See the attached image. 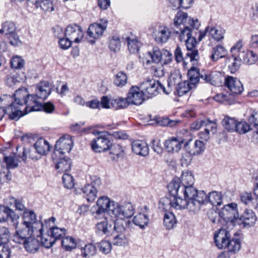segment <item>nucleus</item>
I'll return each mask as SVG.
<instances>
[{"label":"nucleus","mask_w":258,"mask_h":258,"mask_svg":"<svg viewBox=\"0 0 258 258\" xmlns=\"http://www.w3.org/2000/svg\"><path fill=\"white\" fill-rule=\"evenodd\" d=\"M230 238L231 235L229 231L225 229H219L214 234L215 243L219 249H225Z\"/></svg>","instance_id":"nucleus-16"},{"label":"nucleus","mask_w":258,"mask_h":258,"mask_svg":"<svg viewBox=\"0 0 258 258\" xmlns=\"http://www.w3.org/2000/svg\"><path fill=\"white\" fill-rule=\"evenodd\" d=\"M228 54L227 49L222 45L218 44L213 47L211 51L210 58L213 61L225 57Z\"/></svg>","instance_id":"nucleus-32"},{"label":"nucleus","mask_w":258,"mask_h":258,"mask_svg":"<svg viewBox=\"0 0 258 258\" xmlns=\"http://www.w3.org/2000/svg\"><path fill=\"white\" fill-rule=\"evenodd\" d=\"M202 75H204V73H200L199 70L195 68H192L188 71V80L187 81L190 82L191 86L195 88L200 80L201 79Z\"/></svg>","instance_id":"nucleus-42"},{"label":"nucleus","mask_w":258,"mask_h":258,"mask_svg":"<svg viewBox=\"0 0 258 258\" xmlns=\"http://www.w3.org/2000/svg\"><path fill=\"white\" fill-rule=\"evenodd\" d=\"M133 222L140 228L144 229L145 226L148 225L149 219L146 214L140 213L134 217Z\"/></svg>","instance_id":"nucleus-46"},{"label":"nucleus","mask_w":258,"mask_h":258,"mask_svg":"<svg viewBox=\"0 0 258 258\" xmlns=\"http://www.w3.org/2000/svg\"><path fill=\"white\" fill-rule=\"evenodd\" d=\"M192 139L185 141L183 149L186 152L190 153L191 155L194 156L199 155L204 151L205 145L203 141L196 140L194 144H192Z\"/></svg>","instance_id":"nucleus-17"},{"label":"nucleus","mask_w":258,"mask_h":258,"mask_svg":"<svg viewBox=\"0 0 258 258\" xmlns=\"http://www.w3.org/2000/svg\"><path fill=\"white\" fill-rule=\"evenodd\" d=\"M256 221L255 213L250 210H245L236 221L237 225H242L243 227L252 226Z\"/></svg>","instance_id":"nucleus-18"},{"label":"nucleus","mask_w":258,"mask_h":258,"mask_svg":"<svg viewBox=\"0 0 258 258\" xmlns=\"http://www.w3.org/2000/svg\"><path fill=\"white\" fill-rule=\"evenodd\" d=\"M226 248L228 250V252L235 254L241 248V241L239 238L233 237L231 238L229 240Z\"/></svg>","instance_id":"nucleus-44"},{"label":"nucleus","mask_w":258,"mask_h":258,"mask_svg":"<svg viewBox=\"0 0 258 258\" xmlns=\"http://www.w3.org/2000/svg\"><path fill=\"white\" fill-rule=\"evenodd\" d=\"M43 226L41 227L37 230L35 235L37 237H41V241L42 245L45 247L48 248L51 247L55 242V239H53L51 236L47 233V234L43 235Z\"/></svg>","instance_id":"nucleus-37"},{"label":"nucleus","mask_w":258,"mask_h":258,"mask_svg":"<svg viewBox=\"0 0 258 258\" xmlns=\"http://www.w3.org/2000/svg\"><path fill=\"white\" fill-rule=\"evenodd\" d=\"M225 85L233 94H240L243 91L241 82L236 78L228 76L225 79Z\"/></svg>","instance_id":"nucleus-23"},{"label":"nucleus","mask_w":258,"mask_h":258,"mask_svg":"<svg viewBox=\"0 0 258 258\" xmlns=\"http://www.w3.org/2000/svg\"><path fill=\"white\" fill-rule=\"evenodd\" d=\"M175 59L177 62H180L183 61L184 63H187L188 61L192 62L197 61L198 59H191L192 55L187 56L186 53L185 56H183L181 48L177 46L174 51Z\"/></svg>","instance_id":"nucleus-47"},{"label":"nucleus","mask_w":258,"mask_h":258,"mask_svg":"<svg viewBox=\"0 0 258 258\" xmlns=\"http://www.w3.org/2000/svg\"><path fill=\"white\" fill-rule=\"evenodd\" d=\"M209 34L215 40L220 41L224 38L225 30L219 27H211Z\"/></svg>","instance_id":"nucleus-52"},{"label":"nucleus","mask_w":258,"mask_h":258,"mask_svg":"<svg viewBox=\"0 0 258 258\" xmlns=\"http://www.w3.org/2000/svg\"><path fill=\"white\" fill-rule=\"evenodd\" d=\"M19 216L8 206L0 205V223L10 221L15 229L19 224Z\"/></svg>","instance_id":"nucleus-10"},{"label":"nucleus","mask_w":258,"mask_h":258,"mask_svg":"<svg viewBox=\"0 0 258 258\" xmlns=\"http://www.w3.org/2000/svg\"><path fill=\"white\" fill-rule=\"evenodd\" d=\"M61 245L66 250H69L76 247V242L73 237L67 236L62 238Z\"/></svg>","instance_id":"nucleus-61"},{"label":"nucleus","mask_w":258,"mask_h":258,"mask_svg":"<svg viewBox=\"0 0 258 258\" xmlns=\"http://www.w3.org/2000/svg\"><path fill=\"white\" fill-rule=\"evenodd\" d=\"M112 218V217H104L102 221L98 222L96 225L97 230L106 236L112 235L113 234V219Z\"/></svg>","instance_id":"nucleus-24"},{"label":"nucleus","mask_w":258,"mask_h":258,"mask_svg":"<svg viewBox=\"0 0 258 258\" xmlns=\"http://www.w3.org/2000/svg\"><path fill=\"white\" fill-rule=\"evenodd\" d=\"M184 142L185 141L183 139L172 137L165 141L164 147L168 152L177 153L180 150Z\"/></svg>","instance_id":"nucleus-22"},{"label":"nucleus","mask_w":258,"mask_h":258,"mask_svg":"<svg viewBox=\"0 0 258 258\" xmlns=\"http://www.w3.org/2000/svg\"><path fill=\"white\" fill-rule=\"evenodd\" d=\"M130 103L127 100V97L126 98H120L112 100V109H119L124 108L128 106Z\"/></svg>","instance_id":"nucleus-56"},{"label":"nucleus","mask_w":258,"mask_h":258,"mask_svg":"<svg viewBox=\"0 0 258 258\" xmlns=\"http://www.w3.org/2000/svg\"><path fill=\"white\" fill-rule=\"evenodd\" d=\"M16 27L14 23L6 22L3 25V27L0 29V33H4L6 35H10L15 32Z\"/></svg>","instance_id":"nucleus-62"},{"label":"nucleus","mask_w":258,"mask_h":258,"mask_svg":"<svg viewBox=\"0 0 258 258\" xmlns=\"http://www.w3.org/2000/svg\"><path fill=\"white\" fill-rule=\"evenodd\" d=\"M198 33H194L190 36H188V38L184 41L187 48L186 55H192L190 57L191 59H199V55L198 50L196 49L197 44L196 37Z\"/></svg>","instance_id":"nucleus-20"},{"label":"nucleus","mask_w":258,"mask_h":258,"mask_svg":"<svg viewBox=\"0 0 258 258\" xmlns=\"http://www.w3.org/2000/svg\"><path fill=\"white\" fill-rule=\"evenodd\" d=\"M36 231L34 229H30L27 227H24L21 229H19L16 231L14 235V241L18 243L24 244L29 239L30 236L33 234H35Z\"/></svg>","instance_id":"nucleus-27"},{"label":"nucleus","mask_w":258,"mask_h":258,"mask_svg":"<svg viewBox=\"0 0 258 258\" xmlns=\"http://www.w3.org/2000/svg\"><path fill=\"white\" fill-rule=\"evenodd\" d=\"M128 224V221L122 218H116V220H113V233L116 232L117 233L122 234L125 231Z\"/></svg>","instance_id":"nucleus-48"},{"label":"nucleus","mask_w":258,"mask_h":258,"mask_svg":"<svg viewBox=\"0 0 258 258\" xmlns=\"http://www.w3.org/2000/svg\"><path fill=\"white\" fill-rule=\"evenodd\" d=\"M220 215L227 223H230L233 226L237 225L236 221L239 218L237 205L235 203L228 204L220 210Z\"/></svg>","instance_id":"nucleus-7"},{"label":"nucleus","mask_w":258,"mask_h":258,"mask_svg":"<svg viewBox=\"0 0 258 258\" xmlns=\"http://www.w3.org/2000/svg\"><path fill=\"white\" fill-rule=\"evenodd\" d=\"M5 114H7L11 119H18L22 115L20 108L15 110L11 104L6 109L0 108V120L2 119Z\"/></svg>","instance_id":"nucleus-33"},{"label":"nucleus","mask_w":258,"mask_h":258,"mask_svg":"<svg viewBox=\"0 0 258 258\" xmlns=\"http://www.w3.org/2000/svg\"><path fill=\"white\" fill-rule=\"evenodd\" d=\"M237 121L228 116L225 117L222 120V124L224 128L228 132H235Z\"/></svg>","instance_id":"nucleus-54"},{"label":"nucleus","mask_w":258,"mask_h":258,"mask_svg":"<svg viewBox=\"0 0 258 258\" xmlns=\"http://www.w3.org/2000/svg\"><path fill=\"white\" fill-rule=\"evenodd\" d=\"M162 53L163 52H161L158 48H154L152 51L147 52L146 57L145 58L146 64L161 63L160 61L162 58Z\"/></svg>","instance_id":"nucleus-34"},{"label":"nucleus","mask_w":258,"mask_h":258,"mask_svg":"<svg viewBox=\"0 0 258 258\" xmlns=\"http://www.w3.org/2000/svg\"><path fill=\"white\" fill-rule=\"evenodd\" d=\"M11 233L8 228L3 226L0 228V258H9L11 250L8 245Z\"/></svg>","instance_id":"nucleus-11"},{"label":"nucleus","mask_w":258,"mask_h":258,"mask_svg":"<svg viewBox=\"0 0 258 258\" xmlns=\"http://www.w3.org/2000/svg\"><path fill=\"white\" fill-rule=\"evenodd\" d=\"M19 155L12 154L9 156H4V161L6 164V168L8 169L16 168L18 166L19 160Z\"/></svg>","instance_id":"nucleus-45"},{"label":"nucleus","mask_w":258,"mask_h":258,"mask_svg":"<svg viewBox=\"0 0 258 258\" xmlns=\"http://www.w3.org/2000/svg\"><path fill=\"white\" fill-rule=\"evenodd\" d=\"M73 144L72 140L70 135H65L61 137L56 142L54 151L52 155V159L54 160L59 155L69 153L72 149Z\"/></svg>","instance_id":"nucleus-6"},{"label":"nucleus","mask_w":258,"mask_h":258,"mask_svg":"<svg viewBox=\"0 0 258 258\" xmlns=\"http://www.w3.org/2000/svg\"><path fill=\"white\" fill-rule=\"evenodd\" d=\"M181 82V76L177 72H174L171 73V75L168 80V86L175 87Z\"/></svg>","instance_id":"nucleus-63"},{"label":"nucleus","mask_w":258,"mask_h":258,"mask_svg":"<svg viewBox=\"0 0 258 258\" xmlns=\"http://www.w3.org/2000/svg\"><path fill=\"white\" fill-rule=\"evenodd\" d=\"M194 88V87L191 86L190 82H188L187 81H184L180 82L175 87V94L179 96H182Z\"/></svg>","instance_id":"nucleus-43"},{"label":"nucleus","mask_w":258,"mask_h":258,"mask_svg":"<svg viewBox=\"0 0 258 258\" xmlns=\"http://www.w3.org/2000/svg\"><path fill=\"white\" fill-rule=\"evenodd\" d=\"M55 163V169L59 172H67L69 171L71 167V161L69 158H60L57 160V157L55 159H53Z\"/></svg>","instance_id":"nucleus-38"},{"label":"nucleus","mask_w":258,"mask_h":258,"mask_svg":"<svg viewBox=\"0 0 258 258\" xmlns=\"http://www.w3.org/2000/svg\"><path fill=\"white\" fill-rule=\"evenodd\" d=\"M171 32V30L168 27L165 25H160L153 32V36L157 43H164L168 40Z\"/></svg>","instance_id":"nucleus-21"},{"label":"nucleus","mask_w":258,"mask_h":258,"mask_svg":"<svg viewBox=\"0 0 258 258\" xmlns=\"http://www.w3.org/2000/svg\"><path fill=\"white\" fill-rule=\"evenodd\" d=\"M241 52H243L241 57H243V61L247 64L250 65L255 63L258 59L257 55L253 51L247 50L244 51L241 49Z\"/></svg>","instance_id":"nucleus-50"},{"label":"nucleus","mask_w":258,"mask_h":258,"mask_svg":"<svg viewBox=\"0 0 258 258\" xmlns=\"http://www.w3.org/2000/svg\"><path fill=\"white\" fill-rule=\"evenodd\" d=\"M29 94L26 88H19L15 91L14 96L15 97L14 101L11 104V105L15 110L18 108L21 109L23 107V100H26Z\"/></svg>","instance_id":"nucleus-26"},{"label":"nucleus","mask_w":258,"mask_h":258,"mask_svg":"<svg viewBox=\"0 0 258 258\" xmlns=\"http://www.w3.org/2000/svg\"><path fill=\"white\" fill-rule=\"evenodd\" d=\"M19 157L24 162H26L28 158L33 160H37L41 157L33 146L29 148H23L22 154H19Z\"/></svg>","instance_id":"nucleus-31"},{"label":"nucleus","mask_w":258,"mask_h":258,"mask_svg":"<svg viewBox=\"0 0 258 258\" xmlns=\"http://www.w3.org/2000/svg\"><path fill=\"white\" fill-rule=\"evenodd\" d=\"M189 20H194L193 19H188L187 14L182 12H178L177 13L174 19V28L183 27V26H190L188 23Z\"/></svg>","instance_id":"nucleus-35"},{"label":"nucleus","mask_w":258,"mask_h":258,"mask_svg":"<svg viewBox=\"0 0 258 258\" xmlns=\"http://www.w3.org/2000/svg\"><path fill=\"white\" fill-rule=\"evenodd\" d=\"M205 198H203V202H201V207L210 203L213 206H220L222 204V195L221 192L217 191L210 192L208 195L205 193Z\"/></svg>","instance_id":"nucleus-25"},{"label":"nucleus","mask_w":258,"mask_h":258,"mask_svg":"<svg viewBox=\"0 0 258 258\" xmlns=\"http://www.w3.org/2000/svg\"><path fill=\"white\" fill-rule=\"evenodd\" d=\"M82 190L83 193V196L82 198V202H83V205H82V211L83 207L86 209L89 206L86 204L85 202L89 203L94 201L97 197V191L96 187L90 184L85 185L83 188H82Z\"/></svg>","instance_id":"nucleus-15"},{"label":"nucleus","mask_w":258,"mask_h":258,"mask_svg":"<svg viewBox=\"0 0 258 258\" xmlns=\"http://www.w3.org/2000/svg\"><path fill=\"white\" fill-rule=\"evenodd\" d=\"M179 180L180 186H187L194 185L195 182L194 176L191 172L188 170L183 171Z\"/></svg>","instance_id":"nucleus-41"},{"label":"nucleus","mask_w":258,"mask_h":258,"mask_svg":"<svg viewBox=\"0 0 258 258\" xmlns=\"http://www.w3.org/2000/svg\"><path fill=\"white\" fill-rule=\"evenodd\" d=\"M127 97L130 104L136 105H141L145 99L140 88L136 86H132L130 88Z\"/></svg>","instance_id":"nucleus-19"},{"label":"nucleus","mask_w":258,"mask_h":258,"mask_svg":"<svg viewBox=\"0 0 258 258\" xmlns=\"http://www.w3.org/2000/svg\"><path fill=\"white\" fill-rule=\"evenodd\" d=\"M127 80V75L122 71H120L115 75L114 84L117 87H122L124 86Z\"/></svg>","instance_id":"nucleus-57"},{"label":"nucleus","mask_w":258,"mask_h":258,"mask_svg":"<svg viewBox=\"0 0 258 258\" xmlns=\"http://www.w3.org/2000/svg\"><path fill=\"white\" fill-rule=\"evenodd\" d=\"M167 187L169 192L178 197L182 209H187L189 212L194 214L200 211L201 202L206 197L204 191H199L193 185L180 186L178 179H173Z\"/></svg>","instance_id":"nucleus-1"},{"label":"nucleus","mask_w":258,"mask_h":258,"mask_svg":"<svg viewBox=\"0 0 258 258\" xmlns=\"http://www.w3.org/2000/svg\"><path fill=\"white\" fill-rule=\"evenodd\" d=\"M21 226H25L31 230H37V228L43 227V225L40 222L36 221V216L32 211H25L23 213V221Z\"/></svg>","instance_id":"nucleus-14"},{"label":"nucleus","mask_w":258,"mask_h":258,"mask_svg":"<svg viewBox=\"0 0 258 258\" xmlns=\"http://www.w3.org/2000/svg\"><path fill=\"white\" fill-rule=\"evenodd\" d=\"M242 40H239L231 48V58L233 61L231 64L229 66V70L231 73H235L239 68L241 64V55L243 54L241 52V49H242Z\"/></svg>","instance_id":"nucleus-8"},{"label":"nucleus","mask_w":258,"mask_h":258,"mask_svg":"<svg viewBox=\"0 0 258 258\" xmlns=\"http://www.w3.org/2000/svg\"><path fill=\"white\" fill-rule=\"evenodd\" d=\"M90 213L93 217L96 220L104 219V217H106L105 216L106 212L96 205H94L91 208Z\"/></svg>","instance_id":"nucleus-58"},{"label":"nucleus","mask_w":258,"mask_h":258,"mask_svg":"<svg viewBox=\"0 0 258 258\" xmlns=\"http://www.w3.org/2000/svg\"><path fill=\"white\" fill-rule=\"evenodd\" d=\"M132 149L137 155L146 157L149 155V148L147 144L141 140H137L132 142Z\"/></svg>","instance_id":"nucleus-28"},{"label":"nucleus","mask_w":258,"mask_h":258,"mask_svg":"<svg viewBox=\"0 0 258 258\" xmlns=\"http://www.w3.org/2000/svg\"><path fill=\"white\" fill-rule=\"evenodd\" d=\"M96 252V247L92 244H86L84 248L82 247V255L84 258H90L93 256Z\"/></svg>","instance_id":"nucleus-60"},{"label":"nucleus","mask_w":258,"mask_h":258,"mask_svg":"<svg viewBox=\"0 0 258 258\" xmlns=\"http://www.w3.org/2000/svg\"><path fill=\"white\" fill-rule=\"evenodd\" d=\"M250 130V125L245 121H237L235 132L239 134H244Z\"/></svg>","instance_id":"nucleus-64"},{"label":"nucleus","mask_w":258,"mask_h":258,"mask_svg":"<svg viewBox=\"0 0 258 258\" xmlns=\"http://www.w3.org/2000/svg\"><path fill=\"white\" fill-rule=\"evenodd\" d=\"M93 134H97L99 136L91 142V148L95 152H106L110 150L112 146V143L108 137V132L96 133L94 131L92 132Z\"/></svg>","instance_id":"nucleus-3"},{"label":"nucleus","mask_w":258,"mask_h":258,"mask_svg":"<svg viewBox=\"0 0 258 258\" xmlns=\"http://www.w3.org/2000/svg\"><path fill=\"white\" fill-rule=\"evenodd\" d=\"M215 100L225 104H231L234 102L233 97L227 92L220 93L214 97Z\"/></svg>","instance_id":"nucleus-53"},{"label":"nucleus","mask_w":258,"mask_h":258,"mask_svg":"<svg viewBox=\"0 0 258 258\" xmlns=\"http://www.w3.org/2000/svg\"><path fill=\"white\" fill-rule=\"evenodd\" d=\"M23 244L26 250L31 253L37 252L40 246L39 240L31 237Z\"/></svg>","instance_id":"nucleus-49"},{"label":"nucleus","mask_w":258,"mask_h":258,"mask_svg":"<svg viewBox=\"0 0 258 258\" xmlns=\"http://www.w3.org/2000/svg\"><path fill=\"white\" fill-rule=\"evenodd\" d=\"M160 82L153 79H147L140 85V88L145 98L148 99L159 93Z\"/></svg>","instance_id":"nucleus-9"},{"label":"nucleus","mask_w":258,"mask_h":258,"mask_svg":"<svg viewBox=\"0 0 258 258\" xmlns=\"http://www.w3.org/2000/svg\"><path fill=\"white\" fill-rule=\"evenodd\" d=\"M53 239L56 240L62 239L66 234V229L64 228H59L58 227H52L50 228L48 231Z\"/></svg>","instance_id":"nucleus-55"},{"label":"nucleus","mask_w":258,"mask_h":258,"mask_svg":"<svg viewBox=\"0 0 258 258\" xmlns=\"http://www.w3.org/2000/svg\"><path fill=\"white\" fill-rule=\"evenodd\" d=\"M108 21L106 19H100L99 22L94 23L89 25L87 33V35L92 39L89 42L93 44L95 40L102 36L104 31L106 29Z\"/></svg>","instance_id":"nucleus-5"},{"label":"nucleus","mask_w":258,"mask_h":258,"mask_svg":"<svg viewBox=\"0 0 258 258\" xmlns=\"http://www.w3.org/2000/svg\"><path fill=\"white\" fill-rule=\"evenodd\" d=\"M50 94V87L47 82H41L35 88V95L39 99H45Z\"/></svg>","instance_id":"nucleus-29"},{"label":"nucleus","mask_w":258,"mask_h":258,"mask_svg":"<svg viewBox=\"0 0 258 258\" xmlns=\"http://www.w3.org/2000/svg\"><path fill=\"white\" fill-rule=\"evenodd\" d=\"M116 204V202L112 201L111 200L106 196H102L98 198L96 205L103 209L106 212L107 214L111 217V213H110V210L112 209L111 208L113 204Z\"/></svg>","instance_id":"nucleus-36"},{"label":"nucleus","mask_w":258,"mask_h":258,"mask_svg":"<svg viewBox=\"0 0 258 258\" xmlns=\"http://www.w3.org/2000/svg\"><path fill=\"white\" fill-rule=\"evenodd\" d=\"M33 146L40 156L46 155L50 150L49 143L46 140L41 138L38 139Z\"/></svg>","instance_id":"nucleus-40"},{"label":"nucleus","mask_w":258,"mask_h":258,"mask_svg":"<svg viewBox=\"0 0 258 258\" xmlns=\"http://www.w3.org/2000/svg\"><path fill=\"white\" fill-rule=\"evenodd\" d=\"M81 31V28L79 26L75 25L68 26L65 30L64 36L66 37H69L70 39L74 38V42L79 43L80 39L79 37V34Z\"/></svg>","instance_id":"nucleus-39"},{"label":"nucleus","mask_w":258,"mask_h":258,"mask_svg":"<svg viewBox=\"0 0 258 258\" xmlns=\"http://www.w3.org/2000/svg\"><path fill=\"white\" fill-rule=\"evenodd\" d=\"M163 223L167 229L173 228L177 223L175 215L172 212H166L164 215Z\"/></svg>","instance_id":"nucleus-51"},{"label":"nucleus","mask_w":258,"mask_h":258,"mask_svg":"<svg viewBox=\"0 0 258 258\" xmlns=\"http://www.w3.org/2000/svg\"><path fill=\"white\" fill-rule=\"evenodd\" d=\"M168 197L162 198L159 201V207L163 210H167L171 208L176 210H182V208L180 206L179 198L176 195H173L171 192H169Z\"/></svg>","instance_id":"nucleus-13"},{"label":"nucleus","mask_w":258,"mask_h":258,"mask_svg":"<svg viewBox=\"0 0 258 258\" xmlns=\"http://www.w3.org/2000/svg\"><path fill=\"white\" fill-rule=\"evenodd\" d=\"M188 24L190 26H183V27H179L178 29L173 28V33L179 35V39L181 41H184L186 39L188 38V36H190L194 33H198V39L200 41L205 36L209 28V27H207L204 32L199 31L198 29L200 26V23L198 19L189 20Z\"/></svg>","instance_id":"nucleus-2"},{"label":"nucleus","mask_w":258,"mask_h":258,"mask_svg":"<svg viewBox=\"0 0 258 258\" xmlns=\"http://www.w3.org/2000/svg\"><path fill=\"white\" fill-rule=\"evenodd\" d=\"M221 74L217 71H214L209 73H204L201 75V80L213 85H219L222 81Z\"/></svg>","instance_id":"nucleus-30"},{"label":"nucleus","mask_w":258,"mask_h":258,"mask_svg":"<svg viewBox=\"0 0 258 258\" xmlns=\"http://www.w3.org/2000/svg\"><path fill=\"white\" fill-rule=\"evenodd\" d=\"M110 210L111 217L114 218H129L135 213V209L132 204L130 202L125 203L123 205L116 204H113Z\"/></svg>","instance_id":"nucleus-4"},{"label":"nucleus","mask_w":258,"mask_h":258,"mask_svg":"<svg viewBox=\"0 0 258 258\" xmlns=\"http://www.w3.org/2000/svg\"><path fill=\"white\" fill-rule=\"evenodd\" d=\"M126 41L128 49L131 53H136L139 51L141 44L138 40L127 37Z\"/></svg>","instance_id":"nucleus-59"},{"label":"nucleus","mask_w":258,"mask_h":258,"mask_svg":"<svg viewBox=\"0 0 258 258\" xmlns=\"http://www.w3.org/2000/svg\"><path fill=\"white\" fill-rule=\"evenodd\" d=\"M35 94H29L25 101L23 102V109H21L22 116L32 111L41 110V103Z\"/></svg>","instance_id":"nucleus-12"}]
</instances>
